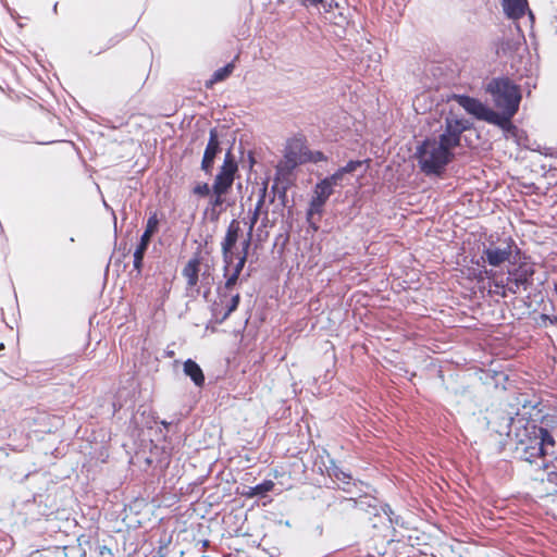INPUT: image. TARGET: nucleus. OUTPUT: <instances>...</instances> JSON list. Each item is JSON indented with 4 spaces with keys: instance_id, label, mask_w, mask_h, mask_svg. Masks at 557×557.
Returning a JSON list of instances; mask_svg holds the SVG:
<instances>
[{
    "instance_id": "19",
    "label": "nucleus",
    "mask_w": 557,
    "mask_h": 557,
    "mask_svg": "<svg viewBox=\"0 0 557 557\" xmlns=\"http://www.w3.org/2000/svg\"><path fill=\"white\" fill-rule=\"evenodd\" d=\"M274 488V482L272 480H265L260 484L255 486H248L244 492V496L248 498H252L256 496H265L267 493L271 492Z\"/></svg>"
},
{
    "instance_id": "3",
    "label": "nucleus",
    "mask_w": 557,
    "mask_h": 557,
    "mask_svg": "<svg viewBox=\"0 0 557 557\" xmlns=\"http://www.w3.org/2000/svg\"><path fill=\"white\" fill-rule=\"evenodd\" d=\"M544 423L545 426L528 424L522 433H517V454L539 469L557 462V426L548 429L547 419Z\"/></svg>"
},
{
    "instance_id": "16",
    "label": "nucleus",
    "mask_w": 557,
    "mask_h": 557,
    "mask_svg": "<svg viewBox=\"0 0 557 557\" xmlns=\"http://www.w3.org/2000/svg\"><path fill=\"white\" fill-rule=\"evenodd\" d=\"M199 264V258L195 257L190 259L183 269V276L186 278L189 287H194L198 283Z\"/></svg>"
},
{
    "instance_id": "7",
    "label": "nucleus",
    "mask_w": 557,
    "mask_h": 557,
    "mask_svg": "<svg viewBox=\"0 0 557 557\" xmlns=\"http://www.w3.org/2000/svg\"><path fill=\"white\" fill-rule=\"evenodd\" d=\"M237 171V161L231 149H228L224 156L223 163L215 175L212 189H216L219 193L228 191L233 186Z\"/></svg>"
},
{
    "instance_id": "10",
    "label": "nucleus",
    "mask_w": 557,
    "mask_h": 557,
    "mask_svg": "<svg viewBox=\"0 0 557 557\" xmlns=\"http://www.w3.org/2000/svg\"><path fill=\"white\" fill-rule=\"evenodd\" d=\"M158 225L159 220L157 218V214H152L151 216H149V219L147 220L146 230L140 236V240L134 251L133 267L138 274L141 272L144 256L147 251L152 235L158 230Z\"/></svg>"
},
{
    "instance_id": "6",
    "label": "nucleus",
    "mask_w": 557,
    "mask_h": 557,
    "mask_svg": "<svg viewBox=\"0 0 557 557\" xmlns=\"http://www.w3.org/2000/svg\"><path fill=\"white\" fill-rule=\"evenodd\" d=\"M455 100L475 119L493 125H498L497 111H494L480 100L463 95L455 96Z\"/></svg>"
},
{
    "instance_id": "18",
    "label": "nucleus",
    "mask_w": 557,
    "mask_h": 557,
    "mask_svg": "<svg viewBox=\"0 0 557 557\" xmlns=\"http://www.w3.org/2000/svg\"><path fill=\"white\" fill-rule=\"evenodd\" d=\"M245 263V256H240L237 263L234 265L232 273L228 272L227 275L224 276L226 278L224 283L225 290H232L233 287L237 284Z\"/></svg>"
},
{
    "instance_id": "28",
    "label": "nucleus",
    "mask_w": 557,
    "mask_h": 557,
    "mask_svg": "<svg viewBox=\"0 0 557 557\" xmlns=\"http://www.w3.org/2000/svg\"><path fill=\"white\" fill-rule=\"evenodd\" d=\"M285 159L286 166L289 169H294L300 162V159L298 158L297 153L292 150H288L285 153Z\"/></svg>"
},
{
    "instance_id": "1",
    "label": "nucleus",
    "mask_w": 557,
    "mask_h": 557,
    "mask_svg": "<svg viewBox=\"0 0 557 557\" xmlns=\"http://www.w3.org/2000/svg\"><path fill=\"white\" fill-rule=\"evenodd\" d=\"M468 128L467 120L447 117L438 138L425 139L417 150L421 171L426 175H441L453 160V150L460 145L461 134Z\"/></svg>"
},
{
    "instance_id": "22",
    "label": "nucleus",
    "mask_w": 557,
    "mask_h": 557,
    "mask_svg": "<svg viewBox=\"0 0 557 557\" xmlns=\"http://www.w3.org/2000/svg\"><path fill=\"white\" fill-rule=\"evenodd\" d=\"M301 3L306 7H318L322 5L325 11H330L333 7H337L338 4L334 0H300Z\"/></svg>"
},
{
    "instance_id": "34",
    "label": "nucleus",
    "mask_w": 557,
    "mask_h": 557,
    "mask_svg": "<svg viewBox=\"0 0 557 557\" xmlns=\"http://www.w3.org/2000/svg\"><path fill=\"white\" fill-rule=\"evenodd\" d=\"M322 160H325L324 154L322 152H317L314 154V161L317 162V161H322Z\"/></svg>"
},
{
    "instance_id": "2",
    "label": "nucleus",
    "mask_w": 557,
    "mask_h": 557,
    "mask_svg": "<svg viewBox=\"0 0 557 557\" xmlns=\"http://www.w3.org/2000/svg\"><path fill=\"white\" fill-rule=\"evenodd\" d=\"M544 423L545 426L528 424L522 433H517V454L539 469L557 462V426L548 429L547 419Z\"/></svg>"
},
{
    "instance_id": "13",
    "label": "nucleus",
    "mask_w": 557,
    "mask_h": 557,
    "mask_svg": "<svg viewBox=\"0 0 557 557\" xmlns=\"http://www.w3.org/2000/svg\"><path fill=\"white\" fill-rule=\"evenodd\" d=\"M504 13L511 20H519L528 10L527 0H502Z\"/></svg>"
},
{
    "instance_id": "33",
    "label": "nucleus",
    "mask_w": 557,
    "mask_h": 557,
    "mask_svg": "<svg viewBox=\"0 0 557 557\" xmlns=\"http://www.w3.org/2000/svg\"><path fill=\"white\" fill-rule=\"evenodd\" d=\"M98 556L99 557H113V553L109 547L103 545V546L99 547Z\"/></svg>"
},
{
    "instance_id": "20",
    "label": "nucleus",
    "mask_w": 557,
    "mask_h": 557,
    "mask_svg": "<svg viewBox=\"0 0 557 557\" xmlns=\"http://www.w3.org/2000/svg\"><path fill=\"white\" fill-rule=\"evenodd\" d=\"M234 70L233 63H227L225 66L218 69L211 76V78L207 82V87H211L213 84L218 82H222L227 78Z\"/></svg>"
},
{
    "instance_id": "14",
    "label": "nucleus",
    "mask_w": 557,
    "mask_h": 557,
    "mask_svg": "<svg viewBox=\"0 0 557 557\" xmlns=\"http://www.w3.org/2000/svg\"><path fill=\"white\" fill-rule=\"evenodd\" d=\"M184 373L190 377L196 386L201 387L205 384V375L197 362L191 359H187L184 362Z\"/></svg>"
},
{
    "instance_id": "15",
    "label": "nucleus",
    "mask_w": 557,
    "mask_h": 557,
    "mask_svg": "<svg viewBox=\"0 0 557 557\" xmlns=\"http://www.w3.org/2000/svg\"><path fill=\"white\" fill-rule=\"evenodd\" d=\"M539 481V490L545 495H554L557 493V471H549L546 476L536 478Z\"/></svg>"
},
{
    "instance_id": "30",
    "label": "nucleus",
    "mask_w": 557,
    "mask_h": 557,
    "mask_svg": "<svg viewBox=\"0 0 557 557\" xmlns=\"http://www.w3.org/2000/svg\"><path fill=\"white\" fill-rule=\"evenodd\" d=\"M383 511H384V513H385V515H386V517L388 518V521H389L392 524L394 523V524H397V525H398V524L400 523V521H399V517H398V516H396V515L394 513V511L392 510V508H391V506H389V505H385V506L383 507Z\"/></svg>"
},
{
    "instance_id": "5",
    "label": "nucleus",
    "mask_w": 557,
    "mask_h": 557,
    "mask_svg": "<svg viewBox=\"0 0 557 557\" xmlns=\"http://www.w3.org/2000/svg\"><path fill=\"white\" fill-rule=\"evenodd\" d=\"M333 193L334 190L322 180L317 183L313 188V194L307 210V221L314 231L319 227L318 222L323 213V208Z\"/></svg>"
},
{
    "instance_id": "32",
    "label": "nucleus",
    "mask_w": 557,
    "mask_h": 557,
    "mask_svg": "<svg viewBox=\"0 0 557 557\" xmlns=\"http://www.w3.org/2000/svg\"><path fill=\"white\" fill-rule=\"evenodd\" d=\"M252 233H250V230H248L247 238L243 242V253L242 256H245V260H247L248 249L250 247Z\"/></svg>"
},
{
    "instance_id": "17",
    "label": "nucleus",
    "mask_w": 557,
    "mask_h": 557,
    "mask_svg": "<svg viewBox=\"0 0 557 557\" xmlns=\"http://www.w3.org/2000/svg\"><path fill=\"white\" fill-rule=\"evenodd\" d=\"M239 232H240L239 222L237 220H232V222L230 223V225L226 230L225 237H224L223 242L221 243V248L233 249V247L235 246V244L238 239Z\"/></svg>"
},
{
    "instance_id": "29",
    "label": "nucleus",
    "mask_w": 557,
    "mask_h": 557,
    "mask_svg": "<svg viewBox=\"0 0 557 557\" xmlns=\"http://www.w3.org/2000/svg\"><path fill=\"white\" fill-rule=\"evenodd\" d=\"M193 191L195 195L205 197L210 194V187L207 183H200L194 187Z\"/></svg>"
},
{
    "instance_id": "27",
    "label": "nucleus",
    "mask_w": 557,
    "mask_h": 557,
    "mask_svg": "<svg viewBox=\"0 0 557 557\" xmlns=\"http://www.w3.org/2000/svg\"><path fill=\"white\" fill-rule=\"evenodd\" d=\"M511 120H512V119H509V125H505V124L497 125L499 128H502V129L504 131L505 136H506L507 138H509V137H515V138H516V137H517V135H518V132H519V131H518V128H517V126H515V125L512 124Z\"/></svg>"
},
{
    "instance_id": "26",
    "label": "nucleus",
    "mask_w": 557,
    "mask_h": 557,
    "mask_svg": "<svg viewBox=\"0 0 557 557\" xmlns=\"http://www.w3.org/2000/svg\"><path fill=\"white\" fill-rule=\"evenodd\" d=\"M212 193H213V196L211 197L210 199V206L212 208H218V207H221L224 202V199H223V196L227 193V191H221L219 193L216 189H212Z\"/></svg>"
},
{
    "instance_id": "4",
    "label": "nucleus",
    "mask_w": 557,
    "mask_h": 557,
    "mask_svg": "<svg viewBox=\"0 0 557 557\" xmlns=\"http://www.w3.org/2000/svg\"><path fill=\"white\" fill-rule=\"evenodd\" d=\"M487 91L499 110L497 112L498 125H509V119H512L518 112L522 99L520 87L509 78L500 77L488 83Z\"/></svg>"
},
{
    "instance_id": "36",
    "label": "nucleus",
    "mask_w": 557,
    "mask_h": 557,
    "mask_svg": "<svg viewBox=\"0 0 557 557\" xmlns=\"http://www.w3.org/2000/svg\"><path fill=\"white\" fill-rule=\"evenodd\" d=\"M529 16L533 21L534 16H533V13L531 11H529Z\"/></svg>"
},
{
    "instance_id": "38",
    "label": "nucleus",
    "mask_w": 557,
    "mask_h": 557,
    "mask_svg": "<svg viewBox=\"0 0 557 557\" xmlns=\"http://www.w3.org/2000/svg\"><path fill=\"white\" fill-rule=\"evenodd\" d=\"M552 323H557V318H555L554 320H550Z\"/></svg>"
},
{
    "instance_id": "31",
    "label": "nucleus",
    "mask_w": 557,
    "mask_h": 557,
    "mask_svg": "<svg viewBox=\"0 0 557 557\" xmlns=\"http://www.w3.org/2000/svg\"><path fill=\"white\" fill-rule=\"evenodd\" d=\"M332 475H334L337 480L343 482H348V480L350 479V475L341 470L338 467L332 468Z\"/></svg>"
},
{
    "instance_id": "21",
    "label": "nucleus",
    "mask_w": 557,
    "mask_h": 557,
    "mask_svg": "<svg viewBox=\"0 0 557 557\" xmlns=\"http://www.w3.org/2000/svg\"><path fill=\"white\" fill-rule=\"evenodd\" d=\"M322 181L324 183H327L329 187H331L333 190L335 187H343L347 183L346 175L344 174V172H342L341 169H338L331 176L323 178Z\"/></svg>"
},
{
    "instance_id": "12",
    "label": "nucleus",
    "mask_w": 557,
    "mask_h": 557,
    "mask_svg": "<svg viewBox=\"0 0 557 557\" xmlns=\"http://www.w3.org/2000/svg\"><path fill=\"white\" fill-rule=\"evenodd\" d=\"M220 145L221 144L216 128H211L209 132V140L201 160V170L206 174H210L213 169L215 157L221 151Z\"/></svg>"
},
{
    "instance_id": "9",
    "label": "nucleus",
    "mask_w": 557,
    "mask_h": 557,
    "mask_svg": "<svg viewBox=\"0 0 557 557\" xmlns=\"http://www.w3.org/2000/svg\"><path fill=\"white\" fill-rule=\"evenodd\" d=\"M517 248L511 238H507L499 245L491 244L483 250L482 258L492 267H499L505 262H510L513 249Z\"/></svg>"
},
{
    "instance_id": "35",
    "label": "nucleus",
    "mask_w": 557,
    "mask_h": 557,
    "mask_svg": "<svg viewBox=\"0 0 557 557\" xmlns=\"http://www.w3.org/2000/svg\"><path fill=\"white\" fill-rule=\"evenodd\" d=\"M166 357H173L174 356V351L173 350H169L165 352Z\"/></svg>"
},
{
    "instance_id": "24",
    "label": "nucleus",
    "mask_w": 557,
    "mask_h": 557,
    "mask_svg": "<svg viewBox=\"0 0 557 557\" xmlns=\"http://www.w3.org/2000/svg\"><path fill=\"white\" fill-rule=\"evenodd\" d=\"M221 249H222V257H223V262H224L223 272H224V276H226L230 271V267L234 262V253H233L232 249H225V248H221Z\"/></svg>"
},
{
    "instance_id": "37",
    "label": "nucleus",
    "mask_w": 557,
    "mask_h": 557,
    "mask_svg": "<svg viewBox=\"0 0 557 557\" xmlns=\"http://www.w3.org/2000/svg\"><path fill=\"white\" fill-rule=\"evenodd\" d=\"M341 17H342V22L341 23H344V22L347 23L346 17H344L342 14H341Z\"/></svg>"
},
{
    "instance_id": "25",
    "label": "nucleus",
    "mask_w": 557,
    "mask_h": 557,
    "mask_svg": "<svg viewBox=\"0 0 557 557\" xmlns=\"http://www.w3.org/2000/svg\"><path fill=\"white\" fill-rule=\"evenodd\" d=\"M363 163L364 161L361 160L349 161L346 165L339 169L342 170V172H344L345 175H347L355 172L358 168H361Z\"/></svg>"
},
{
    "instance_id": "23",
    "label": "nucleus",
    "mask_w": 557,
    "mask_h": 557,
    "mask_svg": "<svg viewBox=\"0 0 557 557\" xmlns=\"http://www.w3.org/2000/svg\"><path fill=\"white\" fill-rule=\"evenodd\" d=\"M263 203H264V194H262L260 196L258 202L256 203L255 210L252 212V216L250 218V223H249L250 233H252L253 227L259 219L260 210H261Z\"/></svg>"
},
{
    "instance_id": "11",
    "label": "nucleus",
    "mask_w": 557,
    "mask_h": 557,
    "mask_svg": "<svg viewBox=\"0 0 557 557\" xmlns=\"http://www.w3.org/2000/svg\"><path fill=\"white\" fill-rule=\"evenodd\" d=\"M232 290H225L224 286L219 288V300L213 306V314L220 322L226 320L234 312L239 304L238 293L232 294Z\"/></svg>"
},
{
    "instance_id": "8",
    "label": "nucleus",
    "mask_w": 557,
    "mask_h": 557,
    "mask_svg": "<svg viewBox=\"0 0 557 557\" xmlns=\"http://www.w3.org/2000/svg\"><path fill=\"white\" fill-rule=\"evenodd\" d=\"M534 274L532 265L521 264L513 271H509L506 286L502 285L503 296L506 293L518 294L521 289H527L531 285V280Z\"/></svg>"
}]
</instances>
